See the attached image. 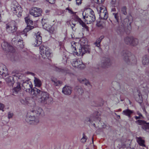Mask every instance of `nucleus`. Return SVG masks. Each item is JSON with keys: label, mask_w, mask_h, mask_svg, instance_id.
I'll return each instance as SVG.
<instances>
[{"label": "nucleus", "mask_w": 149, "mask_h": 149, "mask_svg": "<svg viewBox=\"0 0 149 149\" xmlns=\"http://www.w3.org/2000/svg\"><path fill=\"white\" fill-rule=\"evenodd\" d=\"M63 60H65V62H67L68 61V58H66L65 56L63 57Z\"/></svg>", "instance_id": "603ef678"}, {"label": "nucleus", "mask_w": 149, "mask_h": 149, "mask_svg": "<svg viewBox=\"0 0 149 149\" xmlns=\"http://www.w3.org/2000/svg\"><path fill=\"white\" fill-rule=\"evenodd\" d=\"M72 88L68 86H65L62 89V92L64 94L66 95H69L72 93Z\"/></svg>", "instance_id": "bb28decb"}, {"label": "nucleus", "mask_w": 149, "mask_h": 149, "mask_svg": "<svg viewBox=\"0 0 149 149\" xmlns=\"http://www.w3.org/2000/svg\"><path fill=\"white\" fill-rule=\"evenodd\" d=\"M137 114L139 115V116H140L141 118V117H142V114L138 112Z\"/></svg>", "instance_id": "6e6d98bb"}, {"label": "nucleus", "mask_w": 149, "mask_h": 149, "mask_svg": "<svg viewBox=\"0 0 149 149\" xmlns=\"http://www.w3.org/2000/svg\"><path fill=\"white\" fill-rule=\"evenodd\" d=\"M136 141L140 146L143 147H146L145 141L141 137L136 138Z\"/></svg>", "instance_id": "7c9ffc66"}, {"label": "nucleus", "mask_w": 149, "mask_h": 149, "mask_svg": "<svg viewBox=\"0 0 149 149\" xmlns=\"http://www.w3.org/2000/svg\"><path fill=\"white\" fill-rule=\"evenodd\" d=\"M134 113L133 110L127 109L123 110L122 113L123 114L127 116L129 118L131 117V115Z\"/></svg>", "instance_id": "c756f323"}, {"label": "nucleus", "mask_w": 149, "mask_h": 149, "mask_svg": "<svg viewBox=\"0 0 149 149\" xmlns=\"http://www.w3.org/2000/svg\"><path fill=\"white\" fill-rule=\"evenodd\" d=\"M117 118H118V119H120V116L119 115H117Z\"/></svg>", "instance_id": "680f3d73"}, {"label": "nucleus", "mask_w": 149, "mask_h": 149, "mask_svg": "<svg viewBox=\"0 0 149 149\" xmlns=\"http://www.w3.org/2000/svg\"><path fill=\"white\" fill-rule=\"evenodd\" d=\"M66 10H68V12L72 14L73 13V12L71 10L68 8H66Z\"/></svg>", "instance_id": "3c124183"}, {"label": "nucleus", "mask_w": 149, "mask_h": 149, "mask_svg": "<svg viewBox=\"0 0 149 149\" xmlns=\"http://www.w3.org/2000/svg\"><path fill=\"white\" fill-rule=\"evenodd\" d=\"M13 114V113L10 112H9L8 113V118L9 119L11 118H12Z\"/></svg>", "instance_id": "de8ad7c7"}, {"label": "nucleus", "mask_w": 149, "mask_h": 149, "mask_svg": "<svg viewBox=\"0 0 149 149\" xmlns=\"http://www.w3.org/2000/svg\"><path fill=\"white\" fill-rule=\"evenodd\" d=\"M25 22L27 24L26 27L22 31H18V34L20 35H24V36H26V33L29 31L33 29L34 28L33 26H31L33 24V22L31 20L29 16H28L24 18Z\"/></svg>", "instance_id": "39448f33"}, {"label": "nucleus", "mask_w": 149, "mask_h": 149, "mask_svg": "<svg viewBox=\"0 0 149 149\" xmlns=\"http://www.w3.org/2000/svg\"><path fill=\"white\" fill-rule=\"evenodd\" d=\"M93 125H94V126H95V123H93Z\"/></svg>", "instance_id": "0e129e2a"}, {"label": "nucleus", "mask_w": 149, "mask_h": 149, "mask_svg": "<svg viewBox=\"0 0 149 149\" xmlns=\"http://www.w3.org/2000/svg\"><path fill=\"white\" fill-rule=\"evenodd\" d=\"M96 25L100 29H102L103 27L102 24L100 22H97Z\"/></svg>", "instance_id": "49530a36"}, {"label": "nucleus", "mask_w": 149, "mask_h": 149, "mask_svg": "<svg viewBox=\"0 0 149 149\" xmlns=\"http://www.w3.org/2000/svg\"><path fill=\"white\" fill-rule=\"evenodd\" d=\"M42 92V91L36 88H34L33 89L31 88L29 93H31V95L33 96V97H34L35 96L38 97V95L41 94Z\"/></svg>", "instance_id": "a878e982"}, {"label": "nucleus", "mask_w": 149, "mask_h": 149, "mask_svg": "<svg viewBox=\"0 0 149 149\" xmlns=\"http://www.w3.org/2000/svg\"><path fill=\"white\" fill-rule=\"evenodd\" d=\"M105 0H93L96 3L100 4L103 3Z\"/></svg>", "instance_id": "a18cd8bd"}, {"label": "nucleus", "mask_w": 149, "mask_h": 149, "mask_svg": "<svg viewBox=\"0 0 149 149\" xmlns=\"http://www.w3.org/2000/svg\"><path fill=\"white\" fill-rule=\"evenodd\" d=\"M126 8L125 7H123V10H124L125 11V10H126ZM127 13L126 12V11H125L124 12H123V14H124V15H126Z\"/></svg>", "instance_id": "864d4df0"}, {"label": "nucleus", "mask_w": 149, "mask_h": 149, "mask_svg": "<svg viewBox=\"0 0 149 149\" xmlns=\"http://www.w3.org/2000/svg\"><path fill=\"white\" fill-rule=\"evenodd\" d=\"M100 115V113L97 111L95 112L93 114L91 115L88 119V121L91 123H92L93 121H95L96 120L100 121L99 116Z\"/></svg>", "instance_id": "412c9836"}, {"label": "nucleus", "mask_w": 149, "mask_h": 149, "mask_svg": "<svg viewBox=\"0 0 149 149\" xmlns=\"http://www.w3.org/2000/svg\"><path fill=\"white\" fill-rule=\"evenodd\" d=\"M2 6L1 2L0 1V7H1Z\"/></svg>", "instance_id": "e2e57ef3"}, {"label": "nucleus", "mask_w": 149, "mask_h": 149, "mask_svg": "<svg viewBox=\"0 0 149 149\" xmlns=\"http://www.w3.org/2000/svg\"><path fill=\"white\" fill-rule=\"evenodd\" d=\"M133 39V36H127L124 38V41L126 44L130 45L132 40Z\"/></svg>", "instance_id": "2f4dec72"}, {"label": "nucleus", "mask_w": 149, "mask_h": 149, "mask_svg": "<svg viewBox=\"0 0 149 149\" xmlns=\"http://www.w3.org/2000/svg\"><path fill=\"white\" fill-rule=\"evenodd\" d=\"M53 69L58 72H64L63 70L61 68H58L56 66L54 67Z\"/></svg>", "instance_id": "c03bdc74"}, {"label": "nucleus", "mask_w": 149, "mask_h": 149, "mask_svg": "<svg viewBox=\"0 0 149 149\" xmlns=\"http://www.w3.org/2000/svg\"><path fill=\"white\" fill-rule=\"evenodd\" d=\"M123 56L124 61L128 64L135 63L136 59L135 56L131 54V53L127 50L123 51L122 53Z\"/></svg>", "instance_id": "20e7f679"}, {"label": "nucleus", "mask_w": 149, "mask_h": 149, "mask_svg": "<svg viewBox=\"0 0 149 149\" xmlns=\"http://www.w3.org/2000/svg\"><path fill=\"white\" fill-rule=\"evenodd\" d=\"M39 100L41 103L43 104H49L52 103V98L49 96V95L47 92H42Z\"/></svg>", "instance_id": "0eeeda50"}, {"label": "nucleus", "mask_w": 149, "mask_h": 149, "mask_svg": "<svg viewBox=\"0 0 149 149\" xmlns=\"http://www.w3.org/2000/svg\"><path fill=\"white\" fill-rule=\"evenodd\" d=\"M6 31L8 33H14L17 30V24L15 21H12L6 24Z\"/></svg>", "instance_id": "1a4fd4ad"}, {"label": "nucleus", "mask_w": 149, "mask_h": 149, "mask_svg": "<svg viewBox=\"0 0 149 149\" xmlns=\"http://www.w3.org/2000/svg\"><path fill=\"white\" fill-rule=\"evenodd\" d=\"M1 47L3 49L5 50L11 52H14L15 51L14 47L12 46L9 45L6 42L4 41L2 43Z\"/></svg>", "instance_id": "6ab92c4d"}, {"label": "nucleus", "mask_w": 149, "mask_h": 149, "mask_svg": "<svg viewBox=\"0 0 149 149\" xmlns=\"http://www.w3.org/2000/svg\"><path fill=\"white\" fill-rule=\"evenodd\" d=\"M83 18L87 24H90L95 19V17L93 11L91 8L84 9L82 13Z\"/></svg>", "instance_id": "f03ea898"}, {"label": "nucleus", "mask_w": 149, "mask_h": 149, "mask_svg": "<svg viewBox=\"0 0 149 149\" xmlns=\"http://www.w3.org/2000/svg\"><path fill=\"white\" fill-rule=\"evenodd\" d=\"M40 32H38L36 34V40L34 42L33 45L35 46H38L42 43V37L40 35Z\"/></svg>", "instance_id": "4be33fe9"}, {"label": "nucleus", "mask_w": 149, "mask_h": 149, "mask_svg": "<svg viewBox=\"0 0 149 149\" xmlns=\"http://www.w3.org/2000/svg\"><path fill=\"white\" fill-rule=\"evenodd\" d=\"M11 10L13 13L16 15L18 17H20L22 16V10L21 6L18 4L12 6Z\"/></svg>", "instance_id": "dca6fc26"}, {"label": "nucleus", "mask_w": 149, "mask_h": 149, "mask_svg": "<svg viewBox=\"0 0 149 149\" xmlns=\"http://www.w3.org/2000/svg\"><path fill=\"white\" fill-rule=\"evenodd\" d=\"M110 60L108 58H104L102 61L101 67L103 68L107 67L111 64Z\"/></svg>", "instance_id": "393cba45"}, {"label": "nucleus", "mask_w": 149, "mask_h": 149, "mask_svg": "<svg viewBox=\"0 0 149 149\" xmlns=\"http://www.w3.org/2000/svg\"><path fill=\"white\" fill-rule=\"evenodd\" d=\"M71 64L74 68L81 69H84L85 65L80 59H72L71 61Z\"/></svg>", "instance_id": "ddd939ff"}, {"label": "nucleus", "mask_w": 149, "mask_h": 149, "mask_svg": "<svg viewBox=\"0 0 149 149\" xmlns=\"http://www.w3.org/2000/svg\"><path fill=\"white\" fill-rule=\"evenodd\" d=\"M20 89V84L18 83L17 86L14 88L13 90V95H15V94L18 93Z\"/></svg>", "instance_id": "72a5a7b5"}, {"label": "nucleus", "mask_w": 149, "mask_h": 149, "mask_svg": "<svg viewBox=\"0 0 149 149\" xmlns=\"http://www.w3.org/2000/svg\"><path fill=\"white\" fill-rule=\"evenodd\" d=\"M81 44L74 41L71 42V49L72 53L74 55L83 56L85 53H89L90 49L89 46L84 44L86 43V40L84 38L80 40Z\"/></svg>", "instance_id": "f257e3e1"}, {"label": "nucleus", "mask_w": 149, "mask_h": 149, "mask_svg": "<svg viewBox=\"0 0 149 149\" xmlns=\"http://www.w3.org/2000/svg\"><path fill=\"white\" fill-rule=\"evenodd\" d=\"M133 19L132 16L129 15L125 19L122 21L121 24L116 29V31L118 34H120L124 31V27L126 25H129L132 21Z\"/></svg>", "instance_id": "7ed1b4c3"}, {"label": "nucleus", "mask_w": 149, "mask_h": 149, "mask_svg": "<svg viewBox=\"0 0 149 149\" xmlns=\"http://www.w3.org/2000/svg\"><path fill=\"white\" fill-rule=\"evenodd\" d=\"M78 23H79L83 27H85L86 26L84 23L77 15H74L72 16V18L70 22L71 28L73 31H75L76 29L75 26Z\"/></svg>", "instance_id": "423d86ee"}, {"label": "nucleus", "mask_w": 149, "mask_h": 149, "mask_svg": "<svg viewBox=\"0 0 149 149\" xmlns=\"http://www.w3.org/2000/svg\"><path fill=\"white\" fill-rule=\"evenodd\" d=\"M78 80L80 83L84 84L86 86H87L89 88L91 87V86L89 82L86 78L84 77H79L78 78Z\"/></svg>", "instance_id": "cd10ccee"}, {"label": "nucleus", "mask_w": 149, "mask_h": 149, "mask_svg": "<svg viewBox=\"0 0 149 149\" xmlns=\"http://www.w3.org/2000/svg\"><path fill=\"white\" fill-rule=\"evenodd\" d=\"M129 147V145H126L125 144H124V145L123 146V148L125 147V148H128Z\"/></svg>", "instance_id": "5fc2aeb1"}, {"label": "nucleus", "mask_w": 149, "mask_h": 149, "mask_svg": "<svg viewBox=\"0 0 149 149\" xmlns=\"http://www.w3.org/2000/svg\"><path fill=\"white\" fill-rule=\"evenodd\" d=\"M135 118L136 120L140 118H141L140 117V116H136L135 117Z\"/></svg>", "instance_id": "13d9d810"}, {"label": "nucleus", "mask_w": 149, "mask_h": 149, "mask_svg": "<svg viewBox=\"0 0 149 149\" xmlns=\"http://www.w3.org/2000/svg\"><path fill=\"white\" fill-rule=\"evenodd\" d=\"M121 111V109H118L117 111H115V112H119Z\"/></svg>", "instance_id": "bf43d9fd"}, {"label": "nucleus", "mask_w": 149, "mask_h": 149, "mask_svg": "<svg viewBox=\"0 0 149 149\" xmlns=\"http://www.w3.org/2000/svg\"><path fill=\"white\" fill-rule=\"evenodd\" d=\"M4 107V105L1 103H0V110H1L2 111H3V109Z\"/></svg>", "instance_id": "09e8293b"}, {"label": "nucleus", "mask_w": 149, "mask_h": 149, "mask_svg": "<svg viewBox=\"0 0 149 149\" xmlns=\"http://www.w3.org/2000/svg\"><path fill=\"white\" fill-rule=\"evenodd\" d=\"M21 103L24 105H28L30 102V100L29 97L22 98L20 100Z\"/></svg>", "instance_id": "e433bc0d"}, {"label": "nucleus", "mask_w": 149, "mask_h": 149, "mask_svg": "<svg viewBox=\"0 0 149 149\" xmlns=\"http://www.w3.org/2000/svg\"><path fill=\"white\" fill-rule=\"evenodd\" d=\"M42 26L44 29L48 31L51 34L54 35L57 32V27L54 25L51 26L45 23L42 25Z\"/></svg>", "instance_id": "4468645a"}, {"label": "nucleus", "mask_w": 149, "mask_h": 149, "mask_svg": "<svg viewBox=\"0 0 149 149\" xmlns=\"http://www.w3.org/2000/svg\"><path fill=\"white\" fill-rule=\"evenodd\" d=\"M104 37V36H101L96 40V42L95 43V44L96 46L99 47L100 46V42Z\"/></svg>", "instance_id": "58836bf2"}, {"label": "nucleus", "mask_w": 149, "mask_h": 149, "mask_svg": "<svg viewBox=\"0 0 149 149\" xmlns=\"http://www.w3.org/2000/svg\"><path fill=\"white\" fill-rule=\"evenodd\" d=\"M114 114H115V115H116V116H117V115L116 114V113H115Z\"/></svg>", "instance_id": "69168bd1"}, {"label": "nucleus", "mask_w": 149, "mask_h": 149, "mask_svg": "<svg viewBox=\"0 0 149 149\" xmlns=\"http://www.w3.org/2000/svg\"><path fill=\"white\" fill-rule=\"evenodd\" d=\"M130 149H134V148H131Z\"/></svg>", "instance_id": "774afa93"}, {"label": "nucleus", "mask_w": 149, "mask_h": 149, "mask_svg": "<svg viewBox=\"0 0 149 149\" xmlns=\"http://www.w3.org/2000/svg\"><path fill=\"white\" fill-rule=\"evenodd\" d=\"M50 12V10H45V13H46V14H47L49 13Z\"/></svg>", "instance_id": "4d7b16f0"}, {"label": "nucleus", "mask_w": 149, "mask_h": 149, "mask_svg": "<svg viewBox=\"0 0 149 149\" xmlns=\"http://www.w3.org/2000/svg\"><path fill=\"white\" fill-rule=\"evenodd\" d=\"M19 76V74H16L15 75H13V77L10 76L8 77H7L6 79V81L9 85L13 86L14 83V81L15 78L16 79H17V77L18 79H20L19 77H18Z\"/></svg>", "instance_id": "aec40b11"}, {"label": "nucleus", "mask_w": 149, "mask_h": 149, "mask_svg": "<svg viewBox=\"0 0 149 149\" xmlns=\"http://www.w3.org/2000/svg\"><path fill=\"white\" fill-rule=\"evenodd\" d=\"M42 12L41 8L36 7H32L29 10V13L31 15L34 17L40 16Z\"/></svg>", "instance_id": "2eb2a0df"}, {"label": "nucleus", "mask_w": 149, "mask_h": 149, "mask_svg": "<svg viewBox=\"0 0 149 149\" xmlns=\"http://www.w3.org/2000/svg\"><path fill=\"white\" fill-rule=\"evenodd\" d=\"M133 40H132L130 45L133 46H137L139 43V40L138 39L133 37Z\"/></svg>", "instance_id": "c9c22d12"}, {"label": "nucleus", "mask_w": 149, "mask_h": 149, "mask_svg": "<svg viewBox=\"0 0 149 149\" xmlns=\"http://www.w3.org/2000/svg\"><path fill=\"white\" fill-rule=\"evenodd\" d=\"M136 122L137 124L142 125V128L145 130L149 129V123H147L145 121L141 120H138L136 121Z\"/></svg>", "instance_id": "5701e85b"}, {"label": "nucleus", "mask_w": 149, "mask_h": 149, "mask_svg": "<svg viewBox=\"0 0 149 149\" xmlns=\"http://www.w3.org/2000/svg\"><path fill=\"white\" fill-rule=\"evenodd\" d=\"M22 85L24 89H25L26 91L28 92H30L33 86V85L29 80H26L24 81Z\"/></svg>", "instance_id": "f3484780"}, {"label": "nucleus", "mask_w": 149, "mask_h": 149, "mask_svg": "<svg viewBox=\"0 0 149 149\" xmlns=\"http://www.w3.org/2000/svg\"><path fill=\"white\" fill-rule=\"evenodd\" d=\"M92 141H93V138H92Z\"/></svg>", "instance_id": "338daca9"}, {"label": "nucleus", "mask_w": 149, "mask_h": 149, "mask_svg": "<svg viewBox=\"0 0 149 149\" xmlns=\"http://www.w3.org/2000/svg\"><path fill=\"white\" fill-rule=\"evenodd\" d=\"M113 15L114 16V18L116 19L117 22L118 23V24H119V16L118 14L117 13H113Z\"/></svg>", "instance_id": "37998d69"}, {"label": "nucleus", "mask_w": 149, "mask_h": 149, "mask_svg": "<svg viewBox=\"0 0 149 149\" xmlns=\"http://www.w3.org/2000/svg\"><path fill=\"white\" fill-rule=\"evenodd\" d=\"M0 74L5 77L8 75V72L6 66L2 64H0Z\"/></svg>", "instance_id": "b1692460"}, {"label": "nucleus", "mask_w": 149, "mask_h": 149, "mask_svg": "<svg viewBox=\"0 0 149 149\" xmlns=\"http://www.w3.org/2000/svg\"><path fill=\"white\" fill-rule=\"evenodd\" d=\"M138 97L139 98H138L137 97L136 98V100L139 103H141L143 101V99L141 95V94L139 93L138 94Z\"/></svg>", "instance_id": "a19ab883"}, {"label": "nucleus", "mask_w": 149, "mask_h": 149, "mask_svg": "<svg viewBox=\"0 0 149 149\" xmlns=\"http://www.w3.org/2000/svg\"><path fill=\"white\" fill-rule=\"evenodd\" d=\"M111 10L113 11H116V9L115 8H112Z\"/></svg>", "instance_id": "052dcab7"}, {"label": "nucleus", "mask_w": 149, "mask_h": 149, "mask_svg": "<svg viewBox=\"0 0 149 149\" xmlns=\"http://www.w3.org/2000/svg\"><path fill=\"white\" fill-rule=\"evenodd\" d=\"M75 91L79 95H81L83 93V90L80 86H77L75 88Z\"/></svg>", "instance_id": "4c0bfd02"}, {"label": "nucleus", "mask_w": 149, "mask_h": 149, "mask_svg": "<svg viewBox=\"0 0 149 149\" xmlns=\"http://www.w3.org/2000/svg\"><path fill=\"white\" fill-rule=\"evenodd\" d=\"M18 36L17 37L14 38L12 40V43L14 45H17V46L21 48H23L24 47V45L23 43L22 37L20 36H22V37H24V35H20L18 34Z\"/></svg>", "instance_id": "f8f14e48"}, {"label": "nucleus", "mask_w": 149, "mask_h": 149, "mask_svg": "<svg viewBox=\"0 0 149 149\" xmlns=\"http://www.w3.org/2000/svg\"><path fill=\"white\" fill-rule=\"evenodd\" d=\"M40 55L44 59H49L51 56V53L49 48L46 46L41 45L40 47Z\"/></svg>", "instance_id": "6e6552de"}, {"label": "nucleus", "mask_w": 149, "mask_h": 149, "mask_svg": "<svg viewBox=\"0 0 149 149\" xmlns=\"http://www.w3.org/2000/svg\"><path fill=\"white\" fill-rule=\"evenodd\" d=\"M33 113H31V111L29 112L27 114L25 120L30 124H36L39 122L38 117H35Z\"/></svg>", "instance_id": "9d476101"}, {"label": "nucleus", "mask_w": 149, "mask_h": 149, "mask_svg": "<svg viewBox=\"0 0 149 149\" xmlns=\"http://www.w3.org/2000/svg\"><path fill=\"white\" fill-rule=\"evenodd\" d=\"M111 3L113 6L114 7L118 8L120 6L119 0H112Z\"/></svg>", "instance_id": "ea45409f"}, {"label": "nucleus", "mask_w": 149, "mask_h": 149, "mask_svg": "<svg viewBox=\"0 0 149 149\" xmlns=\"http://www.w3.org/2000/svg\"><path fill=\"white\" fill-rule=\"evenodd\" d=\"M97 10L100 16V18L101 19H106L108 17L107 11L104 6H97Z\"/></svg>", "instance_id": "9b49d317"}, {"label": "nucleus", "mask_w": 149, "mask_h": 149, "mask_svg": "<svg viewBox=\"0 0 149 149\" xmlns=\"http://www.w3.org/2000/svg\"><path fill=\"white\" fill-rule=\"evenodd\" d=\"M51 79L52 81L54 82V84L55 86H58L62 83L61 81L58 80L57 79L54 77H52Z\"/></svg>", "instance_id": "473e14b6"}, {"label": "nucleus", "mask_w": 149, "mask_h": 149, "mask_svg": "<svg viewBox=\"0 0 149 149\" xmlns=\"http://www.w3.org/2000/svg\"><path fill=\"white\" fill-rule=\"evenodd\" d=\"M31 113L36 114L37 116H42L44 115V112L42 109L39 107L35 106L31 110Z\"/></svg>", "instance_id": "a211bd4d"}, {"label": "nucleus", "mask_w": 149, "mask_h": 149, "mask_svg": "<svg viewBox=\"0 0 149 149\" xmlns=\"http://www.w3.org/2000/svg\"><path fill=\"white\" fill-rule=\"evenodd\" d=\"M87 139V137L84 134H83V137L81 139V142L82 143H84L86 141Z\"/></svg>", "instance_id": "79ce46f5"}, {"label": "nucleus", "mask_w": 149, "mask_h": 149, "mask_svg": "<svg viewBox=\"0 0 149 149\" xmlns=\"http://www.w3.org/2000/svg\"><path fill=\"white\" fill-rule=\"evenodd\" d=\"M149 52V48L148 49ZM141 61L144 65H147L149 63V55H146L144 56L142 58Z\"/></svg>", "instance_id": "c85d7f7f"}, {"label": "nucleus", "mask_w": 149, "mask_h": 149, "mask_svg": "<svg viewBox=\"0 0 149 149\" xmlns=\"http://www.w3.org/2000/svg\"><path fill=\"white\" fill-rule=\"evenodd\" d=\"M49 3L51 4H53L55 2V0H46Z\"/></svg>", "instance_id": "8fccbe9b"}, {"label": "nucleus", "mask_w": 149, "mask_h": 149, "mask_svg": "<svg viewBox=\"0 0 149 149\" xmlns=\"http://www.w3.org/2000/svg\"><path fill=\"white\" fill-rule=\"evenodd\" d=\"M34 83L35 86L38 87H40L42 84L41 81L36 77H34Z\"/></svg>", "instance_id": "f704fd0d"}]
</instances>
